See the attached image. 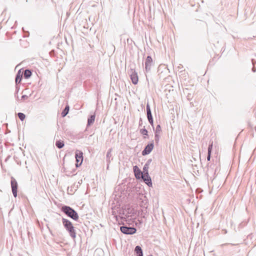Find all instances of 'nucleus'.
<instances>
[{
  "label": "nucleus",
  "instance_id": "17",
  "mask_svg": "<svg viewBox=\"0 0 256 256\" xmlns=\"http://www.w3.org/2000/svg\"><path fill=\"white\" fill-rule=\"evenodd\" d=\"M32 74V71L29 69H26L24 72V76L26 79L30 78Z\"/></svg>",
  "mask_w": 256,
  "mask_h": 256
},
{
  "label": "nucleus",
  "instance_id": "39",
  "mask_svg": "<svg viewBox=\"0 0 256 256\" xmlns=\"http://www.w3.org/2000/svg\"><path fill=\"white\" fill-rule=\"evenodd\" d=\"M152 256V255H150V256Z\"/></svg>",
  "mask_w": 256,
  "mask_h": 256
},
{
  "label": "nucleus",
  "instance_id": "36",
  "mask_svg": "<svg viewBox=\"0 0 256 256\" xmlns=\"http://www.w3.org/2000/svg\"><path fill=\"white\" fill-rule=\"evenodd\" d=\"M226 244H224V245H226Z\"/></svg>",
  "mask_w": 256,
  "mask_h": 256
},
{
  "label": "nucleus",
  "instance_id": "21",
  "mask_svg": "<svg viewBox=\"0 0 256 256\" xmlns=\"http://www.w3.org/2000/svg\"><path fill=\"white\" fill-rule=\"evenodd\" d=\"M18 116L20 120L22 121H23L25 119L26 116L22 112H18Z\"/></svg>",
  "mask_w": 256,
  "mask_h": 256
},
{
  "label": "nucleus",
  "instance_id": "2",
  "mask_svg": "<svg viewBox=\"0 0 256 256\" xmlns=\"http://www.w3.org/2000/svg\"><path fill=\"white\" fill-rule=\"evenodd\" d=\"M61 210L68 217L76 221L78 220L79 216L78 212L70 206H64L62 207Z\"/></svg>",
  "mask_w": 256,
  "mask_h": 256
},
{
  "label": "nucleus",
  "instance_id": "9",
  "mask_svg": "<svg viewBox=\"0 0 256 256\" xmlns=\"http://www.w3.org/2000/svg\"><path fill=\"white\" fill-rule=\"evenodd\" d=\"M138 202L140 203V205L142 208H146L148 204V199L146 197L144 194H140L138 198Z\"/></svg>",
  "mask_w": 256,
  "mask_h": 256
},
{
  "label": "nucleus",
  "instance_id": "32",
  "mask_svg": "<svg viewBox=\"0 0 256 256\" xmlns=\"http://www.w3.org/2000/svg\"><path fill=\"white\" fill-rule=\"evenodd\" d=\"M252 71L254 72H256V68L255 67V66H253L252 68Z\"/></svg>",
  "mask_w": 256,
  "mask_h": 256
},
{
  "label": "nucleus",
  "instance_id": "6",
  "mask_svg": "<svg viewBox=\"0 0 256 256\" xmlns=\"http://www.w3.org/2000/svg\"><path fill=\"white\" fill-rule=\"evenodd\" d=\"M10 184L12 194L14 197L17 196V190H18V182L16 180L14 177H11Z\"/></svg>",
  "mask_w": 256,
  "mask_h": 256
},
{
  "label": "nucleus",
  "instance_id": "16",
  "mask_svg": "<svg viewBox=\"0 0 256 256\" xmlns=\"http://www.w3.org/2000/svg\"><path fill=\"white\" fill-rule=\"evenodd\" d=\"M95 117L96 116L94 114H92L88 117V119L87 126H90L94 122Z\"/></svg>",
  "mask_w": 256,
  "mask_h": 256
},
{
  "label": "nucleus",
  "instance_id": "35",
  "mask_svg": "<svg viewBox=\"0 0 256 256\" xmlns=\"http://www.w3.org/2000/svg\"><path fill=\"white\" fill-rule=\"evenodd\" d=\"M119 222V224H124V222L122 221L120 223V222Z\"/></svg>",
  "mask_w": 256,
  "mask_h": 256
},
{
  "label": "nucleus",
  "instance_id": "18",
  "mask_svg": "<svg viewBox=\"0 0 256 256\" xmlns=\"http://www.w3.org/2000/svg\"><path fill=\"white\" fill-rule=\"evenodd\" d=\"M64 146V143L63 140H56V146L58 148H62Z\"/></svg>",
  "mask_w": 256,
  "mask_h": 256
},
{
  "label": "nucleus",
  "instance_id": "12",
  "mask_svg": "<svg viewBox=\"0 0 256 256\" xmlns=\"http://www.w3.org/2000/svg\"><path fill=\"white\" fill-rule=\"evenodd\" d=\"M134 176L136 179H140L144 175V173L139 169L138 166H134Z\"/></svg>",
  "mask_w": 256,
  "mask_h": 256
},
{
  "label": "nucleus",
  "instance_id": "10",
  "mask_svg": "<svg viewBox=\"0 0 256 256\" xmlns=\"http://www.w3.org/2000/svg\"><path fill=\"white\" fill-rule=\"evenodd\" d=\"M153 65V61L151 56H148L145 61V70L146 72L150 70L151 66Z\"/></svg>",
  "mask_w": 256,
  "mask_h": 256
},
{
  "label": "nucleus",
  "instance_id": "11",
  "mask_svg": "<svg viewBox=\"0 0 256 256\" xmlns=\"http://www.w3.org/2000/svg\"><path fill=\"white\" fill-rule=\"evenodd\" d=\"M141 178L143 180L144 182L149 186H152V183L150 176L148 174H144Z\"/></svg>",
  "mask_w": 256,
  "mask_h": 256
},
{
  "label": "nucleus",
  "instance_id": "29",
  "mask_svg": "<svg viewBox=\"0 0 256 256\" xmlns=\"http://www.w3.org/2000/svg\"><path fill=\"white\" fill-rule=\"evenodd\" d=\"M142 118H140V120H139L138 126H142Z\"/></svg>",
  "mask_w": 256,
  "mask_h": 256
},
{
  "label": "nucleus",
  "instance_id": "19",
  "mask_svg": "<svg viewBox=\"0 0 256 256\" xmlns=\"http://www.w3.org/2000/svg\"><path fill=\"white\" fill-rule=\"evenodd\" d=\"M69 109L70 107L68 105H66L61 113V116L62 117H64L67 115L69 112Z\"/></svg>",
  "mask_w": 256,
  "mask_h": 256
},
{
  "label": "nucleus",
  "instance_id": "3",
  "mask_svg": "<svg viewBox=\"0 0 256 256\" xmlns=\"http://www.w3.org/2000/svg\"><path fill=\"white\" fill-rule=\"evenodd\" d=\"M120 230L122 232L125 234H133L136 232V229L134 227L128 226H120Z\"/></svg>",
  "mask_w": 256,
  "mask_h": 256
},
{
  "label": "nucleus",
  "instance_id": "4",
  "mask_svg": "<svg viewBox=\"0 0 256 256\" xmlns=\"http://www.w3.org/2000/svg\"><path fill=\"white\" fill-rule=\"evenodd\" d=\"M128 73L130 76L132 83L134 84H136L138 82V74L135 70V68L131 66L130 70L128 71Z\"/></svg>",
  "mask_w": 256,
  "mask_h": 256
},
{
  "label": "nucleus",
  "instance_id": "7",
  "mask_svg": "<svg viewBox=\"0 0 256 256\" xmlns=\"http://www.w3.org/2000/svg\"><path fill=\"white\" fill-rule=\"evenodd\" d=\"M146 115H147V118H148V121L150 122V125L154 128V120H153L152 116V114L150 107V106L148 103H147V104H146Z\"/></svg>",
  "mask_w": 256,
  "mask_h": 256
},
{
  "label": "nucleus",
  "instance_id": "5",
  "mask_svg": "<svg viewBox=\"0 0 256 256\" xmlns=\"http://www.w3.org/2000/svg\"><path fill=\"white\" fill-rule=\"evenodd\" d=\"M76 160V167L78 168L81 166L83 162V152L79 150H76L75 154Z\"/></svg>",
  "mask_w": 256,
  "mask_h": 256
},
{
  "label": "nucleus",
  "instance_id": "34",
  "mask_svg": "<svg viewBox=\"0 0 256 256\" xmlns=\"http://www.w3.org/2000/svg\"><path fill=\"white\" fill-rule=\"evenodd\" d=\"M114 217L116 218V220L117 221H118V216H114Z\"/></svg>",
  "mask_w": 256,
  "mask_h": 256
},
{
  "label": "nucleus",
  "instance_id": "15",
  "mask_svg": "<svg viewBox=\"0 0 256 256\" xmlns=\"http://www.w3.org/2000/svg\"><path fill=\"white\" fill-rule=\"evenodd\" d=\"M134 252L136 253V256H143L142 248L139 246H136L135 247Z\"/></svg>",
  "mask_w": 256,
  "mask_h": 256
},
{
  "label": "nucleus",
  "instance_id": "33",
  "mask_svg": "<svg viewBox=\"0 0 256 256\" xmlns=\"http://www.w3.org/2000/svg\"><path fill=\"white\" fill-rule=\"evenodd\" d=\"M121 220H123V221H126V218L122 216H120Z\"/></svg>",
  "mask_w": 256,
  "mask_h": 256
},
{
  "label": "nucleus",
  "instance_id": "13",
  "mask_svg": "<svg viewBox=\"0 0 256 256\" xmlns=\"http://www.w3.org/2000/svg\"><path fill=\"white\" fill-rule=\"evenodd\" d=\"M112 148H110L108 150L107 153H106V162H107V168H108V166H109L110 164V163L111 160H112V159H113V158L112 157Z\"/></svg>",
  "mask_w": 256,
  "mask_h": 256
},
{
  "label": "nucleus",
  "instance_id": "30",
  "mask_svg": "<svg viewBox=\"0 0 256 256\" xmlns=\"http://www.w3.org/2000/svg\"><path fill=\"white\" fill-rule=\"evenodd\" d=\"M28 96L26 95H22L21 97L22 100H24L26 99Z\"/></svg>",
  "mask_w": 256,
  "mask_h": 256
},
{
  "label": "nucleus",
  "instance_id": "22",
  "mask_svg": "<svg viewBox=\"0 0 256 256\" xmlns=\"http://www.w3.org/2000/svg\"><path fill=\"white\" fill-rule=\"evenodd\" d=\"M140 133L144 136H148V132L144 127L140 130Z\"/></svg>",
  "mask_w": 256,
  "mask_h": 256
},
{
  "label": "nucleus",
  "instance_id": "37",
  "mask_svg": "<svg viewBox=\"0 0 256 256\" xmlns=\"http://www.w3.org/2000/svg\"><path fill=\"white\" fill-rule=\"evenodd\" d=\"M146 80L148 81V78L146 77Z\"/></svg>",
  "mask_w": 256,
  "mask_h": 256
},
{
  "label": "nucleus",
  "instance_id": "24",
  "mask_svg": "<svg viewBox=\"0 0 256 256\" xmlns=\"http://www.w3.org/2000/svg\"><path fill=\"white\" fill-rule=\"evenodd\" d=\"M148 168H149V166L144 164V166L143 168V172H142L144 173V174H148Z\"/></svg>",
  "mask_w": 256,
  "mask_h": 256
},
{
  "label": "nucleus",
  "instance_id": "31",
  "mask_svg": "<svg viewBox=\"0 0 256 256\" xmlns=\"http://www.w3.org/2000/svg\"><path fill=\"white\" fill-rule=\"evenodd\" d=\"M252 62L253 65V66H254L256 64V60L254 59H252Z\"/></svg>",
  "mask_w": 256,
  "mask_h": 256
},
{
  "label": "nucleus",
  "instance_id": "38",
  "mask_svg": "<svg viewBox=\"0 0 256 256\" xmlns=\"http://www.w3.org/2000/svg\"><path fill=\"white\" fill-rule=\"evenodd\" d=\"M254 128H255V130L256 131V126H255Z\"/></svg>",
  "mask_w": 256,
  "mask_h": 256
},
{
  "label": "nucleus",
  "instance_id": "8",
  "mask_svg": "<svg viewBox=\"0 0 256 256\" xmlns=\"http://www.w3.org/2000/svg\"><path fill=\"white\" fill-rule=\"evenodd\" d=\"M154 147V141L148 144L142 152V156H146L150 153Z\"/></svg>",
  "mask_w": 256,
  "mask_h": 256
},
{
  "label": "nucleus",
  "instance_id": "20",
  "mask_svg": "<svg viewBox=\"0 0 256 256\" xmlns=\"http://www.w3.org/2000/svg\"><path fill=\"white\" fill-rule=\"evenodd\" d=\"M153 129L154 131V134H160L162 131L161 126L160 124L157 125L155 130L154 129V128H153Z\"/></svg>",
  "mask_w": 256,
  "mask_h": 256
},
{
  "label": "nucleus",
  "instance_id": "23",
  "mask_svg": "<svg viewBox=\"0 0 256 256\" xmlns=\"http://www.w3.org/2000/svg\"><path fill=\"white\" fill-rule=\"evenodd\" d=\"M76 170L75 168L72 169V171H66V174L68 176H70L71 175H74V172H76Z\"/></svg>",
  "mask_w": 256,
  "mask_h": 256
},
{
  "label": "nucleus",
  "instance_id": "27",
  "mask_svg": "<svg viewBox=\"0 0 256 256\" xmlns=\"http://www.w3.org/2000/svg\"><path fill=\"white\" fill-rule=\"evenodd\" d=\"M152 160L151 158L148 159L146 163L145 164L146 165H147L148 166H150V164L152 162Z\"/></svg>",
  "mask_w": 256,
  "mask_h": 256
},
{
  "label": "nucleus",
  "instance_id": "25",
  "mask_svg": "<svg viewBox=\"0 0 256 256\" xmlns=\"http://www.w3.org/2000/svg\"><path fill=\"white\" fill-rule=\"evenodd\" d=\"M158 134H154V140L156 144L158 143V142L160 140V136H159Z\"/></svg>",
  "mask_w": 256,
  "mask_h": 256
},
{
  "label": "nucleus",
  "instance_id": "26",
  "mask_svg": "<svg viewBox=\"0 0 256 256\" xmlns=\"http://www.w3.org/2000/svg\"><path fill=\"white\" fill-rule=\"evenodd\" d=\"M212 143L210 144L209 145H208V152L211 153L212 152Z\"/></svg>",
  "mask_w": 256,
  "mask_h": 256
},
{
  "label": "nucleus",
  "instance_id": "1",
  "mask_svg": "<svg viewBox=\"0 0 256 256\" xmlns=\"http://www.w3.org/2000/svg\"><path fill=\"white\" fill-rule=\"evenodd\" d=\"M62 220L64 228L68 232L70 236L72 239H75L76 238V231L72 222L65 218H62Z\"/></svg>",
  "mask_w": 256,
  "mask_h": 256
},
{
  "label": "nucleus",
  "instance_id": "28",
  "mask_svg": "<svg viewBox=\"0 0 256 256\" xmlns=\"http://www.w3.org/2000/svg\"><path fill=\"white\" fill-rule=\"evenodd\" d=\"M210 156H211V153L208 152L207 160L208 161H210Z\"/></svg>",
  "mask_w": 256,
  "mask_h": 256
},
{
  "label": "nucleus",
  "instance_id": "14",
  "mask_svg": "<svg viewBox=\"0 0 256 256\" xmlns=\"http://www.w3.org/2000/svg\"><path fill=\"white\" fill-rule=\"evenodd\" d=\"M21 70H20L16 74V78H15V82H16V85L20 83L21 80H22V72Z\"/></svg>",
  "mask_w": 256,
  "mask_h": 256
}]
</instances>
